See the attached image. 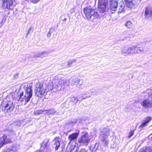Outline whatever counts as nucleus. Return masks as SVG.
<instances>
[{
	"label": "nucleus",
	"mask_w": 152,
	"mask_h": 152,
	"mask_svg": "<svg viewBox=\"0 0 152 152\" xmlns=\"http://www.w3.org/2000/svg\"><path fill=\"white\" fill-rule=\"evenodd\" d=\"M30 84H26L23 86L25 92V95L23 96V92L20 89L18 92V96L19 98V100L20 102H23L26 104L29 102L32 94V90L31 88Z\"/></svg>",
	"instance_id": "f257e3e1"
},
{
	"label": "nucleus",
	"mask_w": 152,
	"mask_h": 152,
	"mask_svg": "<svg viewBox=\"0 0 152 152\" xmlns=\"http://www.w3.org/2000/svg\"><path fill=\"white\" fill-rule=\"evenodd\" d=\"M83 11L87 19L91 21L95 20L100 17L96 9L86 7L84 9Z\"/></svg>",
	"instance_id": "f03ea898"
},
{
	"label": "nucleus",
	"mask_w": 152,
	"mask_h": 152,
	"mask_svg": "<svg viewBox=\"0 0 152 152\" xmlns=\"http://www.w3.org/2000/svg\"><path fill=\"white\" fill-rule=\"evenodd\" d=\"M53 83L54 88L59 91L62 88H64V85L66 83L67 81L65 78L63 77L59 78L56 77L53 80Z\"/></svg>",
	"instance_id": "7ed1b4c3"
},
{
	"label": "nucleus",
	"mask_w": 152,
	"mask_h": 152,
	"mask_svg": "<svg viewBox=\"0 0 152 152\" xmlns=\"http://www.w3.org/2000/svg\"><path fill=\"white\" fill-rule=\"evenodd\" d=\"M137 49H136L134 46H132L129 48L124 47L121 50V54H128L129 53H137L138 52Z\"/></svg>",
	"instance_id": "20e7f679"
},
{
	"label": "nucleus",
	"mask_w": 152,
	"mask_h": 152,
	"mask_svg": "<svg viewBox=\"0 0 152 152\" xmlns=\"http://www.w3.org/2000/svg\"><path fill=\"white\" fill-rule=\"evenodd\" d=\"M145 18L147 19H152V6H148L145 8Z\"/></svg>",
	"instance_id": "39448f33"
},
{
	"label": "nucleus",
	"mask_w": 152,
	"mask_h": 152,
	"mask_svg": "<svg viewBox=\"0 0 152 152\" xmlns=\"http://www.w3.org/2000/svg\"><path fill=\"white\" fill-rule=\"evenodd\" d=\"M110 130L107 128L105 129L104 131L102 132L101 133V135L104 138V139H102L103 143L105 146H106L108 144V140L106 139L110 135Z\"/></svg>",
	"instance_id": "423d86ee"
},
{
	"label": "nucleus",
	"mask_w": 152,
	"mask_h": 152,
	"mask_svg": "<svg viewBox=\"0 0 152 152\" xmlns=\"http://www.w3.org/2000/svg\"><path fill=\"white\" fill-rule=\"evenodd\" d=\"M14 106L11 102H8L6 103L5 105L2 107V111L7 113H9L12 111Z\"/></svg>",
	"instance_id": "0eeeda50"
},
{
	"label": "nucleus",
	"mask_w": 152,
	"mask_h": 152,
	"mask_svg": "<svg viewBox=\"0 0 152 152\" xmlns=\"http://www.w3.org/2000/svg\"><path fill=\"white\" fill-rule=\"evenodd\" d=\"M2 6L4 9H12L15 6L13 0H2Z\"/></svg>",
	"instance_id": "6e6552de"
},
{
	"label": "nucleus",
	"mask_w": 152,
	"mask_h": 152,
	"mask_svg": "<svg viewBox=\"0 0 152 152\" xmlns=\"http://www.w3.org/2000/svg\"><path fill=\"white\" fill-rule=\"evenodd\" d=\"M90 140L87 134L83 135L78 140V142L82 145H87Z\"/></svg>",
	"instance_id": "1a4fd4ad"
},
{
	"label": "nucleus",
	"mask_w": 152,
	"mask_h": 152,
	"mask_svg": "<svg viewBox=\"0 0 152 152\" xmlns=\"http://www.w3.org/2000/svg\"><path fill=\"white\" fill-rule=\"evenodd\" d=\"M20 149V146L18 144H15L12 145L9 148L7 152H18Z\"/></svg>",
	"instance_id": "9d476101"
},
{
	"label": "nucleus",
	"mask_w": 152,
	"mask_h": 152,
	"mask_svg": "<svg viewBox=\"0 0 152 152\" xmlns=\"http://www.w3.org/2000/svg\"><path fill=\"white\" fill-rule=\"evenodd\" d=\"M110 8L111 10L115 11L117 7L118 2L117 0H111L110 1Z\"/></svg>",
	"instance_id": "9b49d317"
},
{
	"label": "nucleus",
	"mask_w": 152,
	"mask_h": 152,
	"mask_svg": "<svg viewBox=\"0 0 152 152\" xmlns=\"http://www.w3.org/2000/svg\"><path fill=\"white\" fill-rule=\"evenodd\" d=\"M141 105L145 107H150L152 106V102L148 99H146L141 103Z\"/></svg>",
	"instance_id": "f8f14e48"
},
{
	"label": "nucleus",
	"mask_w": 152,
	"mask_h": 152,
	"mask_svg": "<svg viewBox=\"0 0 152 152\" xmlns=\"http://www.w3.org/2000/svg\"><path fill=\"white\" fill-rule=\"evenodd\" d=\"M7 136L4 135L0 138V147H1L5 143H10V140L7 139Z\"/></svg>",
	"instance_id": "ddd939ff"
},
{
	"label": "nucleus",
	"mask_w": 152,
	"mask_h": 152,
	"mask_svg": "<svg viewBox=\"0 0 152 152\" xmlns=\"http://www.w3.org/2000/svg\"><path fill=\"white\" fill-rule=\"evenodd\" d=\"M49 141V139L48 138H46L44 140L43 142L40 144L41 147L39 150L40 151H42L45 149L48 145Z\"/></svg>",
	"instance_id": "4468645a"
},
{
	"label": "nucleus",
	"mask_w": 152,
	"mask_h": 152,
	"mask_svg": "<svg viewBox=\"0 0 152 152\" xmlns=\"http://www.w3.org/2000/svg\"><path fill=\"white\" fill-rule=\"evenodd\" d=\"M79 134V132L74 133L68 136V139L70 141L76 140Z\"/></svg>",
	"instance_id": "2eb2a0df"
},
{
	"label": "nucleus",
	"mask_w": 152,
	"mask_h": 152,
	"mask_svg": "<svg viewBox=\"0 0 152 152\" xmlns=\"http://www.w3.org/2000/svg\"><path fill=\"white\" fill-rule=\"evenodd\" d=\"M56 111L53 109H52L48 110H44V111L40 110H39V114L42 113V112H45L44 113H46L47 114H54L56 113Z\"/></svg>",
	"instance_id": "dca6fc26"
},
{
	"label": "nucleus",
	"mask_w": 152,
	"mask_h": 152,
	"mask_svg": "<svg viewBox=\"0 0 152 152\" xmlns=\"http://www.w3.org/2000/svg\"><path fill=\"white\" fill-rule=\"evenodd\" d=\"M54 142V146H55V150L57 151L58 150L59 147L60 146V143L59 141V139L58 138H56L53 140Z\"/></svg>",
	"instance_id": "f3484780"
},
{
	"label": "nucleus",
	"mask_w": 152,
	"mask_h": 152,
	"mask_svg": "<svg viewBox=\"0 0 152 152\" xmlns=\"http://www.w3.org/2000/svg\"><path fill=\"white\" fill-rule=\"evenodd\" d=\"M107 5H98V8L100 12L104 13L106 12L107 10Z\"/></svg>",
	"instance_id": "a211bd4d"
},
{
	"label": "nucleus",
	"mask_w": 152,
	"mask_h": 152,
	"mask_svg": "<svg viewBox=\"0 0 152 152\" xmlns=\"http://www.w3.org/2000/svg\"><path fill=\"white\" fill-rule=\"evenodd\" d=\"M82 99L78 98V99L76 97H73L71 98V101L73 102L74 103L76 104L79 101L80 102L83 99H85L86 98V97H84L83 96H82Z\"/></svg>",
	"instance_id": "6ab92c4d"
},
{
	"label": "nucleus",
	"mask_w": 152,
	"mask_h": 152,
	"mask_svg": "<svg viewBox=\"0 0 152 152\" xmlns=\"http://www.w3.org/2000/svg\"><path fill=\"white\" fill-rule=\"evenodd\" d=\"M126 4L129 8H132L134 6L133 0H124Z\"/></svg>",
	"instance_id": "aec40b11"
},
{
	"label": "nucleus",
	"mask_w": 152,
	"mask_h": 152,
	"mask_svg": "<svg viewBox=\"0 0 152 152\" xmlns=\"http://www.w3.org/2000/svg\"><path fill=\"white\" fill-rule=\"evenodd\" d=\"M42 86L43 84H40V85H39V92L40 93V97H41V96L43 95L45 92V90L42 87Z\"/></svg>",
	"instance_id": "412c9836"
},
{
	"label": "nucleus",
	"mask_w": 152,
	"mask_h": 152,
	"mask_svg": "<svg viewBox=\"0 0 152 152\" xmlns=\"http://www.w3.org/2000/svg\"><path fill=\"white\" fill-rule=\"evenodd\" d=\"M71 81H72L71 82V84L73 85H74L75 83H77V82L79 83L80 81V80L77 77H75L73 78Z\"/></svg>",
	"instance_id": "4be33fe9"
},
{
	"label": "nucleus",
	"mask_w": 152,
	"mask_h": 152,
	"mask_svg": "<svg viewBox=\"0 0 152 152\" xmlns=\"http://www.w3.org/2000/svg\"><path fill=\"white\" fill-rule=\"evenodd\" d=\"M107 0H99L98 2V5H107Z\"/></svg>",
	"instance_id": "5701e85b"
},
{
	"label": "nucleus",
	"mask_w": 152,
	"mask_h": 152,
	"mask_svg": "<svg viewBox=\"0 0 152 152\" xmlns=\"http://www.w3.org/2000/svg\"><path fill=\"white\" fill-rule=\"evenodd\" d=\"M125 26L127 28H130L132 26V23L130 21H127L125 24Z\"/></svg>",
	"instance_id": "b1692460"
},
{
	"label": "nucleus",
	"mask_w": 152,
	"mask_h": 152,
	"mask_svg": "<svg viewBox=\"0 0 152 152\" xmlns=\"http://www.w3.org/2000/svg\"><path fill=\"white\" fill-rule=\"evenodd\" d=\"M54 30V28H53L51 27L50 28L49 31L47 34V37L48 38H50V37L51 33L53 32Z\"/></svg>",
	"instance_id": "393cba45"
},
{
	"label": "nucleus",
	"mask_w": 152,
	"mask_h": 152,
	"mask_svg": "<svg viewBox=\"0 0 152 152\" xmlns=\"http://www.w3.org/2000/svg\"><path fill=\"white\" fill-rule=\"evenodd\" d=\"M124 3L120 5L119 8V12H122L124 11Z\"/></svg>",
	"instance_id": "a878e982"
},
{
	"label": "nucleus",
	"mask_w": 152,
	"mask_h": 152,
	"mask_svg": "<svg viewBox=\"0 0 152 152\" xmlns=\"http://www.w3.org/2000/svg\"><path fill=\"white\" fill-rule=\"evenodd\" d=\"M5 21V19L0 16V28L3 26V23Z\"/></svg>",
	"instance_id": "bb28decb"
},
{
	"label": "nucleus",
	"mask_w": 152,
	"mask_h": 152,
	"mask_svg": "<svg viewBox=\"0 0 152 152\" xmlns=\"http://www.w3.org/2000/svg\"><path fill=\"white\" fill-rule=\"evenodd\" d=\"M76 60L75 59H72V60H70L68 62L67 65L69 66L70 65H71L72 64L75 63L76 62Z\"/></svg>",
	"instance_id": "cd10ccee"
},
{
	"label": "nucleus",
	"mask_w": 152,
	"mask_h": 152,
	"mask_svg": "<svg viewBox=\"0 0 152 152\" xmlns=\"http://www.w3.org/2000/svg\"><path fill=\"white\" fill-rule=\"evenodd\" d=\"M75 146H72L70 147L69 151V152H77V150H75Z\"/></svg>",
	"instance_id": "c85d7f7f"
},
{
	"label": "nucleus",
	"mask_w": 152,
	"mask_h": 152,
	"mask_svg": "<svg viewBox=\"0 0 152 152\" xmlns=\"http://www.w3.org/2000/svg\"><path fill=\"white\" fill-rule=\"evenodd\" d=\"M47 55L46 52H43L39 54V57H41L42 58L44 57Z\"/></svg>",
	"instance_id": "c756f323"
},
{
	"label": "nucleus",
	"mask_w": 152,
	"mask_h": 152,
	"mask_svg": "<svg viewBox=\"0 0 152 152\" xmlns=\"http://www.w3.org/2000/svg\"><path fill=\"white\" fill-rule=\"evenodd\" d=\"M152 118L151 117H146L144 120V121L147 124L151 120Z\"/></svg>",
	"instance_id": "7c9ffc66"
},
{
	"label": "nucleus",
	"mask_w": 152,
	"mask_h": 152,
	"mask_svg": "<svg viewBox=\"0 0 152 152\" xmlns=\"http://www.w3.org/2000/svg\"><path fill=\"white\" fill-rule=\"evenodd\" d=\"M136 49H137L138 50V52L137 53H139L140 52H142L144 51V48H141L140 47H135Z\"/></svg>",
	"instance_id": "2f4dec72"
},
{
	"label": "nucleus",
	"mask_w": 152,
	"mask_h": 152,
	"mask_svg": "<svg viewBox=\"0 0 152 152\" xmlns=\"http://www.w3.org/2000/svg\"><path fill=\"white\" fill-rule=\"evenodd\" d=\"M134 133V130L131 131L129 134V135L128 136L129 138H130L133 135Z\"/></svg>",
	"instance_id": "473e14b6"
},
{
	"label": "nucleus",
	"mask_w": 152,
	"mask_h": 152,
	"mask_svg": "<svg viewBox=\"0 0 152 152\" xmlns=\"http://www.w3.org/2000/svg\"><path fill=\"white\" fill-rule=\"evenodd\" d=\"M147 124V123L146 122H145L144 121V122L142 123L140 126V127L141 128H143Z\"/></svg>",
	"instance_id": "72a5a7b5"
},
{
	"label": "nucleus",
	"mask_w": 152,
	"mask_h": 152,
	"mask_svg": "<svg viewBox=\"0 0 152 152\" xmlns=\"http://www.w3.org/2000/svg\"><path fill=\"white\" fill-rule=\"evenodd\" d=\"M82 85V83H80V82H79V83L78 82H77V83L76 84V85L77 87H79V88H80V86Z\"/></svg>",
	"instance_id": "f704fd0d"
},
{
	"label": "nucleus",
	"mask_w": 152,
	"mask_h": 152,
	"mask_svg": "<svg viewBox=\"0 0 152 152\" xmlns=\"http://www.w3.org/2000/svg\"><path fill=\"white\" fill-rule=\"evenodd\" d=\"M31 30H32V28L31 27H30L29 28L28 30V31L26 33L27 35H28L29 34Z\"/></svg>",
	"instance_id": "c9c22d12"
},
{
	"label": "nucleus",
	"mask_w": 152,
	"mask_h": 152,
	"mask_svg": "<svg viewBox=\"0 0 152 152\" xmlns=\"http://www.w3.org/2000/svg\"><path fill=\"white\" fill-rule=\"evenodd\" d=\"M33 3H37L38 2V0H30Z\"/></svg>",
	"instance_id": "e433bc0d"
},
{
	"label": "nucleus",
	"mask_w": 152,
	"mask_h": 152,
	"mask_svg": "<svg viewBox=\"0 0 152 152\" xmlns=\"http://www.w3.org/2000/svg\"><path fill=\"white\" fill-rule=\"evenodd\" d=\"M70 11L71 13H72L74 12L75 10L73 8H72L70 10Z\"/></svg>",
	"instance_id": "4c0bfd02"
},
{
	"label": "nucleus",
	"mask_w": 152,
	"mask_h": 152,
	"mask_svg": "<svg viewBox=\"0 0 152 152\" xmlns=\"http://www.w3.org/2000/svg\"><path fill=\"white\" fill-rule=\"evenodd\" d=\"M80 152H86V151H85V149H82L80 151Z\"/></svg>",
	"instance_id": "58836bf2"
},
{
	"label": "nucleus",
	"mask_w": 152,
	"mask_h": 152,
	"mask_svg": "<svg viewBox=\"0 0 152 152\" xmlns=\"http://www.w3.org/2000/svg\"><path fill=\"white\" fill-rule=\"evenodd\" d=\"M34 113V114L35 115H37V114H38V113H37V112L36 111H35Z\"/></svg>",
	"instance_id": "ea45409f"
},
{
	"label": "nucleus",
	"mask_w": 152,
	"mask_h": 152,
	"mask_svg": "<svg viewBox=\"0 0 152 152\" xmlns=\"http://www.w3.org/2000/svg\"><path fill=\"white\" fill-rule=\"evenodd\" d=\"M150 98L152 99L151 101V102H152V95L150 96Z\"/></svg>",
	"instance_id": "a19ab883"
},
{
	"label": "nucleus",
	"mask_w": 152,
	"mask_h": 152,
	"mask_svg": "<svg viewBox=\"0 0 152 152\" xmlns=\"http://www.w3.org/2000/svg\"><path fill=\"white\" fill-rule=\"evenodd\" d=\"M127 33V32L126 31H125L124 32V33H123V34H125L126 33Z\"/></svg>",
	"instance_id": "79ce46f5"
},
{
	"label": "nucleus",
	"mask_w": 152,
	"mask_h": 152,
	"mask_svg": "<svg viewBox=\"0 0 152 152\" xmlns=\"http://www.w3.org/2000/svg\"><path fill=\"white\" fill-rule=\"evenodd\" d=\"M28 35H27V34H26V38H27L28 36Z\"/></svg>",
	"instance_id": "37998d69"
},
{
	"label": "nucleus",
	"mask_w": 152,
	"mask_h": 152,
	"mask_svg": "<svg viewBox=\"0 0 152 152\" xmlns=\"http://www.w3.org/2000/svg\"><path fill=\"white\" fill-rule=\"evenodd\" d=\"M151 135H150L148 136V137H149V138L150 137H151Z\"/></svg>",
	"instance_id": "c03bdc74"
},
{
	"label": "nucleus",
	"mask_w": 152,
	"mask_h": 152,
	"mask_svg": "<svg viewBox=\"0 0 152 152\" xmlns=\"http://www.w3.org/2000/svg\"><path fill=\"white\" fill-rule=\"evenodd\" d=\"M17 125H18L19 126H21V125H19L18 124Z\"/></svg>",
	"instance_id": "a18cd8bd"
},
{
	"label": "nucleus",
	"mask_w": 152,
	"mask_h": 152,
	"mask_svg": "<svg viewBox=\"0 0 152 152\" xmlns=\"http://www.w3.org/2000/svg\"><path fill=\"white\" fill-rule=\"evenodd\" d=\"M64 20H65H65H66V19H64Z\"/></svg>",
	"instance_id": "49530a36"
},
{
	"label": "nucleus",
	"mask_w": 152,
	"mask_h": 152,
	"mask_svg": "<svg viewBox=\"0 0 152 152\" xmlns=\"http://www.w3.org/2000/svg\"><path fill=\"white\" fill-rule=\"evenodd\" d=\"M19 122V123L20 124V122Z\"/></svg>",
	"instance_id": "de8ad7c7"
},
{
	"label": "nucleus",
	"mask_w": 152,
	"mask_h": 152,
	"mask_svg": "<svg viewBox=\"0 0 152 152\" xmlns=\"http://www.w3.org/2000/svg\"><path fill=\"white\" fill-rule=\"evenodd\" d=\"M39 0H38L39 1Z\"/></svg>",
	"instance_id": "09e8293b"
}]
</instances>
